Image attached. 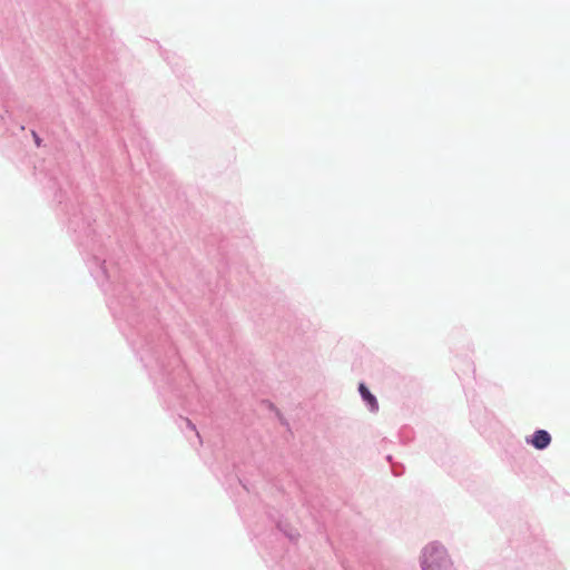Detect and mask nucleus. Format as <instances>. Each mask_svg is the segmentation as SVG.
Masks as SVG:
<instances>
[{"instance_id": "obj_3", "label": "nucleus", "mask_w": 570, "mask_h": 570, "mask_svg": "<svg viewBox=\"0 0 570 570\" xmlns=\"http://www.w3.org/2000/svg\"><path fill=\"white\" fill-rule=\"evenodd\" d=\"M358 391H360L363 400L368 403L371 410L376 411L379 409L377 401H376L375 396L367 390V387L363 383L360 384Z\"/></svg>"}, {"instance_id": "obj_1", "label": "nucleus", "mask_w": 570, "mask_h": 570, "mask_svg": "<svg viewBox=\"0 0 570 570\" xmlns=\"http://www.w3.org/2000/svg\"><path fill=\"white\" fill-rule=\"evenodd\" d=\"M423 570H454L445 549L435 543L426 546L422 554Z\"/></svg>"}, {"instance_id": "obj_2", "label": "nucleus", "mask_w": 570, "mask_h": 570, "mask_svg": "<svg viewBox=\"0 0 570 570\" xmlns=\"http://www.w3.org/2000/svg\"><path fill=\"white\" fill-rule=\"evenodd\" d=\"M551 442L550 434L544 430H538L532 435L531 444L538 449L543 450L546 449Z\"/></svg>"}, {"instance_id": "obj_4", "label": "nucleus", "mask_w": 570, "mask_h": 570, "mask_svg": "<svg viewBox=\"0 0 570 570\" xmlns=\"http://www.w3.org/2000/svg\"><path fill=\"white\" fill-rule=\"evenodd\" d=\"M32 136H33V139H35L36 145H37L38 147H40V145H41V139L39 138V136H38L35 131H32Z\"/></svg>"}]
</instances>
